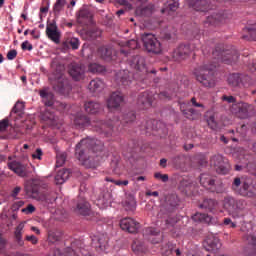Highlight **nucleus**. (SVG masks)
Masks as SVG:
<instances>
[{
    "mask_svg": "<svg viewBox=\"0 0 256 256\" xmlns=\"http://www.w3.org/2000/svg\"><path fill=\"white\" fill-rule=\"evenodd\" d=\"M88 71L90 73H103L105 71V66L97 63L89 64Z\"/></svg>",
    "mask_w": 256,
    "mask_h": 256,
    "instance_id": "a18cd8bd",
    "label": "nucleus"
},
{
    "mask_svg": "<svg viewBox=\"0 0 256 256\" xmlns=\"http://www.w3.org/2000/svg\"><path fill=\"white\" fill-rule=\"evenodd\" d=\"M154 177L155 179H160L163 183H167V181H169V175L161 174L160 172H156Z\"/></svg>",
    "mask_w": 256,
    "mask_h": 256,
    "instance_id": "bf43d9fd",
    "label": "nucleus"
},
{
    "mask_svg": "<svg viewBox=\"0 0 256 256\" xmlns=\"http://www.w3.org/2000/svg\"><path fill=\"white\" fill-rule=\"evenodd\" d=\"M88 89L91 93H101L105 89V82L99 78H95L89 83Z\"/></svg>",
    "mask_w": 256,
    "mask_h": 256,
    "instance_id": "c756f323",
    "label": "nucleus"
},
{
    "mask_svg": "<svg viewBox=\"0 0 256 256\" xmlns=\"http://www.w3.org/2000/svg\"><path fill=\"white\" fill-rule=\"evenodd\" d=\"M241 84V75L239 74H230L228 76V85L231 87H239Z\"/></svg>",
    "mask_w": 256,
    "mask_h": 256,
    "instance_id": "37998d69",
    "label": "nucleus"
},
{
    "mask_svg": "<svg viewBox=\"0 0 256 256\" xmlns=\"http://www.w3.org/2000/svg\"><path fill=\"white\" fill-rule=\"evenodd\" d=\"M73 125L75 129H85V127H91L100 135H104L105 137H111L113 135V126L115 125L113 121L104 122L101 120H91L87 115L78 112L73 116Z\"/></svg>",
    "mask_w": 256,
    "mask_h": 256,
    "instance_id": "f03ea898",
    "label": "nucleus"
},
{
    "mask_svg": "<svg viewBox=\"0 0 256 256\" xmlns=\"http://www.w3.org/2000/svg\"><path fill=\"white\" fill-rule=\"evenodd\" d=\"M88 35L90 39H97V37H101V31L92 29L88 31Z\"/></svg>",
    "mask_w": 256,
    "mask_h": 256,
    "instance_id": "e2e57ef3",
    "label": "nucleus"
},
{
    "mask_svg": "<svg viewBox=\"0 0 256 256\" xmlns=\"http://www.w3.org/2000/svg\"><path fill=\"white\" fill-rule=\"evenodd\" d=\"M215 67H217V65L203 64L195 68L193 75L195 76L196 81L208 89L215 87V85H217L215 82V76L213 75V69H215Z\"/></svg>",
    "mask_w": 256,
    "mask_h": 256,
    "instance_id": "20e7f679",
    "label": "nucleus"
},
{
    "mask_svg": "<svg viewBox=\"0 0 256 256\" xmlns=\"http://www.w3.org/2000/svg\"><path fill=\"white\" fill-rule=\"evenodd\" d=\"M194 159L201 167H205L208 163L207 156L203 153L196 154Z\"/></svg>",
    "mask_w": 256,
    "mask_h": 256,
    "instance_id": "de8ad7c7",
    "label": "nucleus"
},
{
    "mask_svg": "<svg viewBox=\"0 0 256 256\" xmlns=\"http://www.w3.org/2000/svg\"><path fill=\"white\" fill-rule=\"evenodd\" d=\"M105 181H107L108 183H114V185H118L119 187L120 185H125V186L129 185V180L121 181V180H114L111 177H106Z\"/></svg>",
    "mask_w": 256,
    "mask_h": 256,
    "instance_id": "864d4df0",
    "label": "nucleus"
},
{
    "mask_svg": "<svg viewBox=\"0 0 256 256\" xmlns=\"http://www.w3.org/2000/svg\"><path fill=\"white\" fill-rule=\"evenodd\" d=\"M64 45H69L72 49H79V40L77 38H71L64 42Z\"/></svg>",
    "mask_w": 256,
    "mask_h": 256,
    "instance_id": "603ef678",
    "label": "nucleus"
},
{
    "mask_svg": "<svg viewBox=\"0 0 256 256\" xmlns=\"http://www.w3.org/2000/svg\"><path fill=\"white\" fill-rule=\"evenodd\" d=\"M22 213H26V215L35 213V206H33V204H29L26 208L22 209Z\"/></svg>",
    "mask_w": 256,
    "mask_h": 256,
    "instance_id": "69168bd1",
    "label": "nucleus"
},
{
    "mask_svg": "<svg viewBox=\"0 0 256 256\" xmlns=\"http://www.w3.org/2000/svg\"><path fill=\"white\" fill-rule=\"evenodd\" d=\"M77 21L80 25H93V14L87 9H81Z\"/></svg>",
    "mask_w": 256,
    "mask_h": 256,
    "instance_id": "5701e85b",
    "label": "nucleus"
},
{
    "mask_svg": "<svg viewBox=\"0 0 256 256\" xmlns=\"http://www.w3.org/2000/svg\"><path fill=\"white\" fill-rule=\"evenodd\" d=\"M25 193L30 199H35L36 201H40L44 207H47L55 201V197L51 196L49 192H39V185L31 184L25 187Z\"/></svg>",
    "mask_w": 256,
    "mask_h": 256,
    "instance_id": "0eeeda50",
    "label": "nucleus"
},
{
    "mask_svg": "<svg viewBox=\"0 0 256 256\" xmlns=\"http://www.w3.org/2000/svg\"><path fill=\"white\" fill-rule=\"evenodd\" d=\"M41 157H43V150L41 148H37L36 151L32 154V159H38L41 161Z\"/></svg>",
    "mask_w": 256,
    "mask_h": 256,
    "instance_id": "0e129e2a",
    "label": "nucleus"
},
{
    "mask_svg": "<svg viewBox=\"0 0 256 256\" xmlns=\"http://www.w3.org/2000/svg\"><path fill=\"white\" fill-rule=\"evenodd\" d=\"M132 81L133 74H131V72H129L128 70H120L116 74V83H118L120 87H129Z\"/></svg>",
    "mask_w": 256,
    "mask_h": 256,
    "instance_id": "dca6fc26",
    "label": "nucleus"
},
{
    "mask_svg": "<svg viewBox=\"0 0 256 256\" xmlns=\"http://www.w3.org/2000/svg\"><path fill=\"white\" fill-rule=\"evenodd\" d=\"M51 67L53 69L52 74V87L56 93H60V95H69L71 93V83H69V79L65 77V65L59 63L58 58H54L52 60Z\"/></svg>",
    "mask_w": 256,
    "mask_h": 256,
    "instance_id": "7ed1b4c3",
    "label": "nucleus"
},
{
    "mask_svg": "<svg viewBox=\"0 0 256 256\" xmlns=\"http://www.w3.org/2000/svg\"><path fill=\"white\" fill-rule=\"evenodd\" d=\"M183 115L186 117V119H195L197 117V110L193 108H188L186 110H182Z\"/></svg>",
    "mask_w": 256,
    "mask_h": 256,
    "instance_id": "8fccbe9b",
    "label": "nucleus"
},
{
    "mask_svg": "<svg viewBox=\"0 0 256 256\" xmlns=\"http://www.w3.org/2000/svg\"><path fill=\"white\" fill-rule=\"evenodd\" d=\"M69 74L74 81H83L85 79V66L83 64H71Z\"/></svg>",
    "mask_w": 256,
    "mask_h": 256,
    "instance_id": "f3484780",
    "label": "nucleus"
},
{
    "mask_svg": "<svg viewBox=\"0 0 256 256\" xmlns=\"http://www.w3.org/2000/svg\"><path fill=\"white\" fill-rule=\"evenodd\" d=\"M247 205V202L243 199H235L231 195H227L223 199V207L228 211L229 215H235L237 211H243V208Z\"/></svg>",
    "mask_w": 256,
    "mask_h": 256,
    "instance_id": "1a4fd4ad",
    "label": "nucleus"
},
{
    "mask_svg": "<svg viewBox=\"0 0 256 256\" xmlns=\"http://www.w3.org/2000/svg\"><path fill=\"white\" fill-rule=\"evenodd\" d=\"M24 113L25 103L17 101L10 112V117H12V119H17V117H23Z\"/></svg>",
    "mask_w": 256,
    "mask_h": 256,
    "instance_id": "2f4dec72",
    "label": "nucleus"
},
{
    "mask_svg": "<svg viewBox=\"0 0 256 256\" xmlns=\"http://www.w3.org/2000/svg\"><path fill=\"white\" fill-rule=\"evenodd\" d=\"M76 213L83 216L91 215V204H89L87 200H79L76 207Z\"/></svg>",
    "mask_w": 256,
    "mask_h": 256,
    "instance_id": "bb28decb",
    "label": "nucleus"
},
{
    "mask_svg": "<svg viewBox=\"0 0 256 256\" xmlns=\"http://www.w3.org/2000/svg\"><path fill=\"white\" fill-rule=\"evenodd\" d=\"M65 161H67L66 153H58L56 155V167H63V165H65Z\"/></svg>",
    "mask_w": 256,
    "mask_h": 256,
    "instance_id": "09e8293b",
    "label": "nucleus"
},
{
    "mask_svg": "<svg viewBox=\"0 0 256 256\" xmlns=\"http://www.w3.org/2000/svg\"><path fill=\"white\" fill-rule=\"evenodd\" d=\"M39 95L42 99H46L44 101V105H46V107H53L55 103V95H53V93L49 92V90L45 88L40 90Z\"/></svg>",
    "mask_w": 256,
    "mask_h": 256,
    "instance_id": "f704fd0d",
    "label": "nucleus"
},
{
    "mask_svg": "<svg viewBox=\"0 0 256 256\" xmlns=\"http://www.w3.org/2000/svg\"><path fill=\"white\" fill-rule=\"evenodd\" d=\"M23 51H32L33 50V45L29 43V41H24L21 45Z\"/></svg>",
    "mask_w": 256,
    "mask_h": 256,
    "instance_id": "338daca9",
    "label": "nucleus"
},
{
    "mask_svg": "<svg viewBox=\"0 0 256 256\" xmlns=\"http://www.w3.org/2000/svg\"><path fill=\"white\" fill-rule=\"evenodd\" d=\"M167 3V9H169V11H176L177 9H179V2L172 0Z\"/></svg>",
    "mask_w": 256,
    "mask_h": 256,
    "instance_id": "13d9d810",
    "label": "nucleus"
},
{
    "mask_svg": "<svg viewBox=\"0 0 256 256\" xmlns=\"http://www.w3.org/2000/svg\"><path fill=\"white\" fill-rule=\"evenodd\" d=\"M131 247L135 255H143L147 253V246L145 245V242L139 239H134Z\"/></svg>",
    "mask_w": 256,
    "mask_h": 256,
    "instance_id": "473e14b6",
    "label": "nucleus"
},
{
    "mask_svg": "<svg viewBox=\"0 0 256 256\" xmlns=\"http://www.w3.org/2000/svg\"><path fill=\"white\" fill-rule=\"evenodd\" d=\"M218 23H225V14L217 13V14L208 16L204 21L205 27H209V25H217Z\"/></svg>",
    "mask_w": 256,
    "mask_h": 256,
    "instance_id": "c85d7f7f",
    "label": "nucleus"
},
{
    "mask_svg": "<svg viewBox=\"0 0 256 256\" xmlns=\"http://www.w3.org/2000/svg\"><path fill=\"white\" fill-rule=\"evenodd\" d=\"M195 47L191 44H180L171 53L173 61H181V59H187L193 53Z\"/></svg>",
    "mask_w": 256,
    "mask_h": 256,
    "instance_id": "f8f14e48",
    "label": "nucleus"
},
{
    "mask_svg": "<svg viewBox=\"0 0 256 256\" xmlns=\"http://www.w3.org/2000/svg\"><path fill=\"white\" fill-rule=\"evenodd\" d=\"M94 245L100 249V251H105L107 249V245L109 243V238H107V235L105 234H99L97 236H94L92 239Z\"/></svg>",
    "mask_w": 256,
    "mask_h": 256,
    "instance_id": "cd10ccee",
    "label": "nucleus"
},
{
    "mask_svg": "<svg viewBox=\"0 0 256 256\" xmlns=\"http://www.w3.org/2000/svg\"><path fill=\"white\" fill-rule=\"evenodd\" d=\"M193 221L196 222H207L209 221V215L205 214V213H196L194 216H192Z\"/></svg>",
    "mask_w": 256,
    "mask_h": 256,
    "instance_id": "3c124183",
    "label": "nucleus"
},
{
    "mask_svg": "<svg viewBox=\"0 0 256 256\" xmlns=\"http://www.w3.org/2000/svg\"><path fill=\"white\" fill-rule=\"evenodd\" d=\"M145 231H146L147 235H152L153 237H157L161 233V230L154 228V227L146 228Z\"/></svg>",
    "mask_w": 256,
    "mask_h": 256,
    "instance_id": "6e6d98bb",
    "label": "nucleus"
},
{
    "mask_svg": "<svg viewBox=\"0 0 256 256\" xmlns=\"http://www.w3.org/2000/svg\"><path fill=\"white\" fill-rule=\"evenodd\" d=\"M135 119V112H129L128 114L124 115L123 121L124 123H133Z\"/></svg>",
    "mask_w": 256,
    "mask_h": 256,
    "instance_id": "5fc2aeb1",
    "label": "nucleus"
},
{
    "mask_svg": "<svg viewBox=\"0 0 256 256\" xmlns=\"http://www.w3.org/2000/svg\"><path fill=\"white\" fill-rule=\"evenodd\" d=\"M98 55L105 61H111V55H113V51L111 50V47L101 46L98 49Z\"/></svg>",
    "mask_w": 256,
    "mask_h": 256,
    "instance_id": "a19ab883",
    "label": "nucleus"
},
{
    "mask_svg": "<svg viewBox=\"0 0 256 256\" xmlns=\"http://www.w3.org/2000/svg\"><path fill=\"white\" fill-rule=\"evenodd\" d=\"M120 227L123 231H127L128 233H137L139 222L133 220V218H124L120 221Z\"/></svg>",
    "mask_w": 256,
    "mask_h": 256,
    "instance_id": "a211bd4d",
    "label": "nucleus"
},
{
    "mask_svg": "<svg viewBox=\"0 0 256 256\" xmlns=\"http://www.w3.org/2000/svg\"><path fill=\"white\" fill-rule=\"evenodd\" d=\"M126 47H128V49H137L139 47V42L135 39H131L126 42Z\"/></svg>",
    "mask_w": 256,
    "mask_h": 256,
    "instance_id": "052dcab7",
    "label": "nucleus"
},
{
    "mask_svg": "<svg viewBox=\"0 0 256 256\" xmlns=\"http://www.w3.org/2000/svg\"><path fill=\"white\" fill-rule=\"evenodd\" d=\"M8 169L13 171L18 177H27L29 175V168L26 164L19 161H12L8 163Z\"/></svg>",
    "mask_w": 256,
    "mask_h": 256,
    "instance_id": "4468645a",
    "label": "nucleus"
},
{
    "mask_svg": "<svg viewBox=\"0 0 256 256\" xmlns=\"http://www.w3.org/2000/svg\"><path fill=\"white\" fill-rule=\"evenodd\" d=\"M231 189L241 197H248L249 199L256 197V182L252 179L241 180V178L235 177L232 181Z\"/></svg>",
    "mask_w": 256,
    "mask_h": 256,
    "instance_id": "39448f33",
    "label": "nucleus"
},
{
    "mask_svg": "<svg viewBox=\"0 0 256 256\" xmlns=\"http://www.w3.org/2000/svg\"><path fill=\"white\" fill-rule=\"evenodd\" d=\"M153 95L149 92H143L138 98V104L143 106V109H149L153 106Z\"/></svg>",
    "mask_w": 256,
    "mask_h": 256,
    "instance_id": "a878e982",
    "label": "nucleus"
},
{
    "mask_svg": "<svg viewBox=\"0 0 256 256\" xmlns=\"http://www.w3.org/2000/svg\"><path fill=\"white\" fill-rule=\"evenodd\" d=\"M252 109H253V106L245 102H239L232 105V113L237 115L239 119H247L249 117V112Z\"/></svg>",
    "mask_w": 256,
    "mask_h": 256,
    "instance_id": "ddd939ff",
    "label": "nucleus"
},
{
    "mask_svg": "<svg viewBox=\"0 0 256 256\" xmlns=\"http://www.w3.org/2000/svg\"><path fill=\"white\" fill-rule=\"evenodd\" d=\"M143 45L148 51V53H153L154 55H159L163 52V46H161V42L157 40L155 35L151 33H146L142 35Z\"/></svg>",
    "mask_w": 256,
    "mask_h": 256,
    "instance_id": "6e6552de",
    "label": "nucleus"
},
{
    "mask_svg": "<svg viewBox=\"0 0 256 256\" xmlns=\"http://www.w3.org/2000/svg\"><path fill=\"white\" fill-rule=\"evenodd\" d=\"M25 241L32 243V245H37V243H39V238H37L35 235H26Z\"/></svg>",
    "mask_w": 256,
    "mask_h": 256,
    "instance_id": "680f3d73",
    "label": "nucleus"
},
{
    "mask_svg": "<svg viewBox=\"0 0 256 256\" xmlns=\"http://www.w3.org/2000/svg\"><path fill=\"white\" fill-rule=\"evenodd\" d=\"M84 109L89 115H97L102 109L101 103L95 101H88L84 104Z\"/></svg>",
    "mask_w": 256,
    "mask_h": 256,
    "instance_id": "7c9ffc66",
    "label": "nucleus"
},
{
    "mask_svg": "<svg viewBox=\"0 0 256 256\" xmlns=\"http://www.w3.org/2000/svg\"><path fill=\"white\" fill-rule=\"evenodd\" d=\"M123 103V94L121 92H113L107 100L108 109H119Z\"/></svg>",
    "mask_w": 256,
    "mask_h": 256,
    "instance_id": "6ab92c4d",
    "label": "nucleus"
},
{
    "mask_svg": "<svg viewBox=\"0 0 256 256\" xmlns=\"http://www.w3.org/2000/svg\"><path fill=\"white\" fill-rule=\"evenodd\" d=\"M171 161L174 167H176L177 169H180V167H183V165H185V161H186L185 154H178L176 156H173L171 158Z\"/></svg>",
    "mask_w": 256,
    "mask_h": 256,
    "instance_id": "79ce46f5",
    "label": "nucleus"
},
{
    "mask_svg": "<svg viewBox=\"0 0 256 256\" xmlns=\"http://www.w3.org/2000/svg\"><path fill=\"white\" fill-rule=\"evenodd\" d=\"M96 205L100 209H107V207L111 205V194H109V192H106L100 195L96 200Z\"/></svg>",
    "mask_w": 256,
    "mask_h": 256,
    "instance_id": "c9c22d12",
    "label": "nucleus"
},
{
    "mask_svg": "<svg viewBox=\"0 0 256 256\" xmlns=\"http://www.w3.org/2000/svg\"><path fill=\"white\" fill-rule=\"evenodd\" d=\"M122 205L125 211H135L137 209V202L135 201V197L133 195H128L126 199L122 202Z\"/></svg>",
    "mask_w": 256,
    "mask_h": 256,
    "instance_id": "e433bc0d",
    "label": "nucleus"
},
{
    "mask_svg": "<svg viewBox=\"0 0 256 256\" xmlns=\"http://www.w3.org/2000/svg\"><path fill=\"white\" fill-rule=\"evenodd\" d=\"M219 206V202L213 198H206L199 204V209H203V211H207L208 213H215L217 207Z\"/></svg>",
    "mask_w": 256,
    "mask_h": 256,
    "instance_id": "412c9836",
    "label": "nucleus"
},
{
    "mask_svg": "<svg viewBox=\"0 0 256 256\" xmlns=\"http://www.w3.org/2000/svg\"><path fill=\"white\" fill-rule=\"evenodd\" d=\"M25 233V222H20L14 229V241L18 247H25L23 234Z\"/></svg>",
    "mask_w": 256,
    "mask_h": 256,
    "instance_id": "aec40b11",
    "label": "nucleus"
},
{
    "mask_svg": "<svg viewBox=\"0 0 256 256\" xmlns=\"http://www.w3.org/2000/svg\"><path fill=\"white\" fill-rule=\"evenodd\" d=\"M46 35L50 41H53V43H56V45H59L61 42V32L59 31V28L57 27V23L53 21L46 27Z\"/></svg>",
    "mask_w": 256,
    "mask_h": 256,
    "instance_id": "2eb2a0df",
    "label": "nucleus"
},
{
    "mask_svg": "<svg viewBox=\"0 0 256 256\" xmlns=\"http://www.w3.org/2000/svg\"><path fill=\"white\" fill-rule=\"evenodd\" d=\"M70 172L67 169L59 170L55 176L57 185H63L67 179H69Z\"/></svg>",
    "mask_w": 256,
    "mask_h": 256,
    "instance_id": "58836bf2",
    "label": "nucleus"
},
{
    "mask_svg": "<svg viewBox=\"0 0 256 256\" xmlns=\"http://www.w3.org/2000/svg\"><path fill=\"white\" fill-rule=\"evenodd\" d=\"M222 101H226L227 103H236L237 99H235L233 96L223 95Z\"/></svg>",
    "mask_w": 256,
    "mask_h": 256,
    "instance_id": "774afa93",
    "label": "nucleus"
},
{
    "mask_svg": "<svg viewBox=\"0 0 256 256\" xmlns=\"http://www.w3.org/2000/svg\"><path fill=\"white\" fill-rule=\"evenodd\" d=\"M190 5L194 11H200L201 13H206L211 9L210 0H191Z\"/></svg>",
    "mask_w": 256,
    "mask_h": 256,
    "instance_id": "4be33fe9",
    "label": "nucleus"
},
{
    "mask_svg": "<svg viewBox=\"0 0 256 256\" xmlns=\"http://www.w3.org/2000/svg\"><path fill=\"white\" fill-rule=\"evenodd\" d=\"M65 5H67V0H56L53 5L54 17H60L61 13L65 11Z\"/></svg>",
    "mask_w": 256,
    "mask_h": 256,
    "instance_id": "4c0bfd02",
    "label": "nucleus"
},
{
    "mask_svg": "<svg viewBox=\"0 0 256 256\" xmlns=\"http://www.w3.org/2000/svg\"><path fill=\"white\" fill-rule=\"evenodd\" d=\"M9 127V119H3L0 121V132L5 133Z\"/></svg>",
    "mask_w": 256,
    "mask_h": 256,
    "instance_id": "4d7b16f0",
    "label": "nucleus"
},
{
    "mask_svg": "<svg viewBox=\"0 0 256 256\" xmlns=\"http://www.w3.org/2000/svg\"><path fill=\"white\" fill-rule=\"evenodd\" d=\"M210 163L213 165V167H215L216 171L220 175H227V173H229V169H231L229 160H227V158L223 157L221 154L214 155L211 158Z\"/></svg>",
    "mask_w": 256,
    "mask_h": 256,
    "instance_id": "9b49d317",
    "label": "nucleus"
},
{
    "mask_svg": "<svg viewBox=\"0 0 256 256\" xmlns=\"http://www.w3.org/2000/svg\"><path fill=\"white\" fill-rule=\"evenodd\" d=\"M248 246L244 248V255L256 256V236L249 235L247 237Z\"/></svg>",
    "mask_w": 256,
    "mask_h": 256,
    "instance_id": "393cba45",
    "label": "nucleus"
},
{
    "mask_svg": "<svg viewBox=\"0 0 256 256\" xmlns=\"http://www.w3.org/2000/svg\"><path fill=\"white\" fill-rule=\"evenodd\" d=\"M63 237V233L59 231H52L48 232V240L50 243H57Z\"/></svg>",
    "mask_w": 256,
    "mask_h": 256,
    "instance_id": "c03bdc74",
    "label": "nucleus"
},
{
    "mask_svg": "<svg viewBox=\"0 0 256 256\" xmlns=\"http://www.w3.org/2000/svg\"><path fill=\"white\" fill-rule=\"evenodd\" d=\"M205 243L207 245V251H212V253H217V251L221 249V240H219V238L216 236H208Z\"/></svg>",
    "mask_w": 256,
    "mask_h": 256,
    "instance_id": "b1692460",
    "label": "nucleus"
},
{
    "mask_svg": "<svg viewBox=\"0 0 256 256\" xmlns=\"http://www.w3.org/2000/svg\"><path fill=\"white\" fill-rule=\"evenodd\" d=\"M244 33H248V35H244L243 39H248L251 41H256V24L249 25L243 29Z\"/></svg>",
    "mask_w": 256,
    "mask_h": 256,
    "instance_id": "ea45409f",
    "label": "nucleus"
},
{
    "mask_svg": "<svg viewBox=\"0 0 256 256\" xmlns=\"http://www.w3.org/2000/svg\"><path fill=\"white\" fill-rule=\"evenodd\" d=\"M173 251H175V244L168 242L167 244H165L164 246H162V254L169 256L171 255V253H173Z\"/></svg>",
    "mask_w": 256,
    "mask_h": 256,
    "instance_id": "49530a36",
    "label": "nucleus"
},
{
    "mask_svg": "<svg viewBox=\"0 0 256 256\" xmlns=\"http://www.w3.org/2000/svg\"><path fill=\"white\" fill-rule=\"evenodd\" d=\"M130 65L136 71H147L145 67V58L143 56H135L130 61Z\"/></svg>",
    "mask_w": 256,
    "mask_h": 256,
    "instance_id": "72a5a7b5",
    "label": "nucleus"
},
{
    "mask_svg": "<svg viewBox=\"0 0 256 256\" xmlns=\"http://www.w3.org/2000/svg\"><path fill=\"white\" fill-rule=\"evenodd\" d=\"M214 59L226 65H231L239 59V52L237 50H218L212 52Z\"/></svg>",
    "mask_w": 256,
    "mask_h": 256,
    "instance_id": "9d476101",
    "label": "nucleus"
},
{
    "mask_svg": "<svg viewBox=\"0 0 256 256\" xmlns=\"http://www.w3.org/2000/svg\"><path fill=\"white\" fill-rule=\"evenodd\" d=\"M101 147V144H97V140L84 138L76 145V158L86 169H95L99 165V158H95V153L101 151Z\"/></svg>",
    "mask_w": 256,
    "mask_h": 256,
    "instance_id": "f257e3e1",
    "label": "nucleus"
},
{
    "mask_svg": "<svg viewBox=\"0 0 256 256\" xmlns=\"http://www.w3.org/2000/svg\"><path fill=\"white\" fill-rule=\"evenodd\" d=\"M200 184L210 193H216L217 195L227 193V186L225 185V182H223L221 178L213 177L210 174H201Z\"/></svg>",
    "mask_w": 256,
    "mask_h": 256,
    "instance_id": "423d86ee",
    "label": "nucleus"
}]
</instances>
